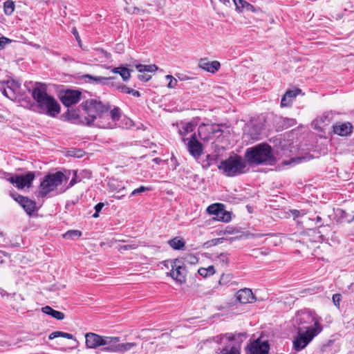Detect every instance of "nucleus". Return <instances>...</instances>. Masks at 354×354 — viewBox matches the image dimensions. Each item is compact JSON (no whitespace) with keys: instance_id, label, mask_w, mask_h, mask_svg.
I'll use <instances>...</instances> for the list:
<instances>
[{"instance_id":"393cba45","label":"nucleus","mask_w":354,"mask_h":354,"mask_svg":"<svg viewBox=\"0 0 354 354\" xmlns=\"http://www.w3.org/2000/svg\"><path fill=\"white\" fill-rule=\"evenodd\" d=\"M168 244L174 250H183L185 246V242L183 238L175 237L168 241Z\"/></svg>"},{"instance_id":"b1692460","label":"nucleus","mask_w":354,"mask_h":354,"mask_svg":"<svg viewBox=\"0 0 354 354\" xmlns=\"http://www.w3.org/2000/svg\"><path fill=\"white\" fill-rule=\"evenodd\" d=\"M41 311L45 314L52 316L57 320H62L65 317V315L62 312L55 310L48 306L43 307L41 308Z\"/></svg>"},{"instance_id":"6e6552de","label":"nucleus","mask_w":354,"mask_h":354,"mask_svg":"<svg viewBox=\"0 0 354 354\" xmlns=\"http://www.w3.org/2000/svg\"><path fill=\"white\" fill-rule=\"evenodd\" d=\"M167 276H170L173 279L179 283L186 282L187 270L185 263L182 259H174L171 261V270L167 272Z\"/></svg>"},{"instance_id":"e2e57ef3","label":"nucleus","mask_w":354,"mask_h":354,"mask_svg":"<svg viewBox=\"0 0 354 354\" xmlns=\"http://www.w3.org/2000/svg\"><path fill=\"white\" fill-rule=\"evenodd\" d=\"M153 161H154V162H157V163H158V162H160V159H159V158H154V159H153Z\"/></svg>"},{"instance_id":"5701e85b","label":"nucleus","mask_w":354,"mask_h":354,"mask_svg":"<svg viewBox=\"0 0 354 354\" xmlns=\"http://www.w3.org/2000/svg\"><path fill=\"white\" fill-rule=\"evenodd\" d=\"M233 1L236 8V10H238L239 12H242L243 10L252 12L255 11V8L252 4L244 0H233Z\"/></svg>"},{"instance_id":"f3484780","label":"nucleus","mask_w":354,"mask_h":354,"mask_svg":"<svg viewBox=\"0 0 354 354\" xmlns=\"http://www.w3.org/2000/svg\"><path fill=\"white\" fill-rule=\"evenodd\" d=\"M270 346L267 342H262L260 339L254 341L250 347L252 354H268Z\"/></svg>"},{"instance_id":"c756f323","label":"nucleus","mask_w":354,"mask_h":354,"mask_svg":"<svg viewBox=\"0 0 354 354\" xmlns=\"http://www.w3.org/2000/svg\"><path fill=\"white\" fill-rule=\"evenodd\" d=\"M137 346L135 342L120 343L118 344V353H124L133 349Z\"/></svg>"},{"instance_id":"dca6fc26","label":"nucleus","mask_w":354,"mask_h":354,"mask_svg":"<svg viewBox=\"0 0 354 354\" xmlns=\"http://www.w3.org/2000/svg\"><path fill=\"white\" fill-rule=\"evenodd\" d=\"M109 190L115 192L116 195H113L117 199H121L126 195V188L124 185L115 179H110L108 183Z\"/></svg>"},{"instance_id":"412c9836","label":"nucleus","mask_w":354,"mask_h":354,"mask_svg":"<svg viewBox=\"0 0 354 354\" xmlns=\"http://www.w3.org/2000/svg\"><path fill=\"white\" fill-rule=\"evenodd\" d=\"M351 129L352 126L349 122L336 124L333 126L334 133L341 136H346L351 133Z\"/></svg>"},{"instance_id":"13d9d810","label":"nucleus","mask_w":354,"mask_h":354,"mask_svg":"<svg viewBox=\"0 0 354 354\" xmlns=\"http://www.w3.org/2000/svg\"><path fill=\"white\" fill-rule=\"evenodd\" d=\"M315 220H316V223H319L322 221V217L319 216H317Z\"/></svg>"},{"instance_id":"603ef678","label":"nucleus","mask_w":354,"mask_h":354,"mask_svg":"<svg viewBox=\"0 0 354 354\" xmlns=\"http://www.w3.org/2000/svg\"><path fill=\"white\" fill-rule=\"evenodd\" d=\"M218 258H219L220 261L222 262L227 263V261H228V259H227V256L224 254H221Z\"/></svg>"},{"instance_id":"0eeeda50","label":"nucleus","mask_w":354,"mask_h":354,"mask_svg":"<svg viewBox=\"0 0 354 354\" xmlns=\"http://www.w3.org/2000/svg\"><path fill=\"white\" fill-rule=\"evenodd\" d=\"M321 333V328H317L310 330H297V336L293 340V348L297 351H299L304 348L313 340V339Z\"/></svg>"},{"instance_id":"c03bdc74","label":"nucleus","mask_w":354,"mask_h":354,"mask_svg":"<svg viewBox=\"0 0 354 354\" xmlns=\"http://www.w3.org/2000/svg\"><path fill=\"white\" fill-rule=\"evenodd\" d=\"M334 305L339 308V304L342 300V295L340 294H334L332 297Z\"/></svg>"},{"instance_id":"423d86ee","label":"nucleus","mask_w":354,"mask_h":354,"mask_svg":"<svg viewBox=\"0 0 354 354\" xmlns=\"http://www.w3.org/2000/svg\"><path fill=\"white\" fill-rule=\"evenodd\" d=\"M68 176L61 172L57 171L55 174H50L46 176L39 185V190L37 194L38 197L44 198L51 192L57 189L63 182L67 181Z\"/></svg>"},{"instance_id":"a211bd4d","label":"nucleus","mask_w":354,"mask_h":354,"mask_svg":"<svg viewBox=\"0 0 354 354\" xmlns=\"http://www.w3.org/2000/svg\"><path fill=\"white\" fill-rule=\"evenodd\" d=\"M236 300L243 304L252 303L255 300V297L252 290L249 288H244L239 290L236 295Z\"/></svg>"},{"instance_id":"4c0bfd02","label":"nucleus","mask_w":354,"mask_h":354,"mask_svg":"<svg viewBox=\"0 0 354 354\" xmlns=\"http://www.w3.org/2000/svg\"><path fill=\"white\" fill-rule=\"evenodd\" d=\"M4 12L6 15H11L15 10V4L12 1H6L3 4Z\"/></svg>"},{"instance_id":"9d476101","label":"nucleus","mask_w":354,"mask_h":354,"mask_svg":"<svg viewBox=\"0 0 354 354\" xmlns=\"http://www.w3.org/2000/svg\"><path fill=\"white\" fill-rule=\"evenodd\" d=\"M35 178V173L29 171L25 175L12 176L8 180L15 184L18 189H23L25 187H29Z\"/></svg>"},{"instance_id":"473e14b6","label":"nucleus","mask_w":354,"mask_h":354,"mask_svg":"<svg viewBox=\"0 0 354 354\" xmlns=\"http://www.w3.org/2000/svg\"><path fill=\"white\" fill-rule=\"evenodd\" d=\"M217 162V158L215 156L207 155L206 159L203 162V167L205 169H209L212 165H214Z\"/></svg>"},{"instance_id":"a19ab883","label":"nucleus","mask_w":354,"mask_h":354,"mask_svg":"<svg viewBox=\"0 0 354 354\" xmlns=\"http://www.w3.org/2000/svg\"><path fill=\"white\" fill-rule=\"evenodd\" d=\"M151 188L145 186H140V187L135 189L131 194V196H136L147 191H150Z\"/></svg>"},{"instance_id":"de8ad7c7","label":"nucleus","mask_w":354,"mask_h":354,"mask_svg":"<svg viewBox=\"0 0 354 354\" xmlns=\"http://www.w3.org/2000/svg\"><path fill=\"white\" fill-rule=\"evenodd\" d=\"M222 354H241L240 351L235 346H232L229 351H226L225 353H222Z\"/></svg>"},{"instance_id":"864d4df0","label":"nucleus","mask_w":354,"mask_h":354,"mask_svg":"<svg viewBox=\"0 0 354 354\" xmlns=\"http://www.w3.org/2000/svg\"><path fill=\"white\" fill-rule=\"evenodd\" d=\"M209 131L212 133H216V132L220 131L221 130L218 127H215L214 126H211V127H209Z\"/></svg>"},{"instance_id":"4468645a","label":"nucleus","mask_w":354,"mask_h":354,"mask_svg":"<svg viewBox=\"0 0 354 354\" xmlns=\"http://www.w3.org/2000/svg\"><path fill=\"white\" fill-rule=\"evenodd\" d=\"M120 337L104 336L101 351L108 353H118Z\"/></svg>"},{"instance_id":"f704fd0d","label":"nucleus","mask_w":354,"mask_h":354,"mask_svg":"<svg viewBox=\"0 0 354 354\" xmlns=\"http://www.w3.org/2000/svg\"><path fill=\"white\" fill-rule=\"evenodd\" d=\"M109 113L110 114V118L111 121L113 122V124L115 125L116 124L115 122L119 120L121 116V110L118 107H115L111 111H109Z\"/></svg>"},{"instance_id":"79ce46f5","label":"nucleus","mask_w":354,"mask_h":354,"mask_svg":"<svg viewBox=\"0 0 354 354\" xmlns=\"http://www.w3.org/2000/svg\"><path fill=\"white\" fill-rule=\"evenodd\" d=\"M165 77L167 79V80H169V82L167 84V86L170 88H174L176 87V86L177 85V83H178V81L176 79H175L174 77H173L171 75H167L165 76Z\"/></svg>"},{"instance_id":"f8f14e48","label":"nucleus","mask_w":354,"mask_h":354,"mask_svg":"<svg viewBox=\"0 0 354 354\" xmlns=\"http://www.w3.org/2000/svg\"><path fill=\"white\" fill-rule=\"evenodd\" d=\"M81 93L75 90H66L61 94L60 100L65 106L77 104L80 100Z\"/></svg>"},{"instance_id":"cd10ccee","label":"nucleus","mask_w":354,"mask_h":354,"mask_svg":"<svg viewBox=\"0 0 354 354\" xmlns=\"http://www.w3.org/2000/svg\"><path fill=\"white\" fill-rule=\"evenodd\" d=\"M223 337L226 338L229 341H236L237 342H242L243 340V339H245L246 337V335L245 333H225L223 337H221L220 340Z\"/></svg>"},{"instance_id":"4be33fe9","label":"nucleus","mask_w":354,"mask_h":354,"mask_svg":"<svg viewBox=\"0 0 354 354\" xmlns=\"http://www.w3.org/2000/svg\"><path fill=\"white\" fill-rule=\"evenodd\" d=\"M131 70L122 65L111 69L112 73L119 74L124 82L129 80L131 78Z\"/></svg>"},{"instance_id":"5fc2aeb1","label":"nucleus","mask_w":354,"mask_h":354,"mask_svg":"<svg viewBox=\"0 0 354 354\" xmlns=\"http://www.w3.org/2000/svg\"><path fill=\"white\" fill-rule=\"evenodd\" d=\"M136 247L135 245H125L124 246H122L121 247V249H123L124 250H129V249H135Z\"/></svg>"},{"instance_id":"2f4dec72","label":"nucleus","mask_w":354,"mask_h":354,"mask_svg":"<svg viewBox=\"0 0 354 354\" xmlns=\"http://www.w3.org/2000/svg\"><path fill=\"white\" fill-rule=\"evenodd\" d=\"M136 68L140 73L154 72L158 70V66L156 64H151V65L137 64V65H136Z\"/></svg>"},{"instance_id":"4d7b16f0","label":"nucleus","mask_w":354,"mask_h":354,"mask_svg":"<svg viewBox=\"0 0 354 354\" xmlns=\"http://www.w3.org/2000/svg\"><path fill=\"white\" fill-rule=\"evenodd\" d=\"M221 3H223V4H225V6H227L230 3V0H219Z\"/></svg>"},{"instance_id":"69168bd1","label":"nucleus","mask_w":354,"mask_h":354,"mask_svg":"<svg viewBox=\"0 0 354 354\" xmlns=\"http://www.w3.org/2000/svg\"><path fill=\"white\" fill-rule=\"evenodd\" d=\"M299 160H303V159H304V157L299 158Z\"/></svg>"},{"instance_id":"bb28decb","label":"nucleus","mask_w":354,"mask_h":354,"mask_svg":"<svg viewBox=\"0 0 354 354\" xmlns=\"http://www.w3.org/2000/svg\"><path fill=\"white\" fill-rule=\"evenodd\" d=\"M84 78L87 79L89 82H93L101 84H108L107 81L114 79L113 77H104L100 76H93L91 75H85Z\"/></svg>"},{"instance_id":"0e129e2a","label":"nucleus","mask_w":354,"mask_h":354,"mask_svg":"<svg viewBox=\"0 0 354 354\" xmlns=\"http://www.w3.org/2000/svg\"><path fill=\"white\" fill-rule=\"evenodd\" d=\"M174 164H175L174 169H176V167H177V163H176V162H174Z\"/></svg>"},{"instance_id":"aec40b11","label":"nucleus","mask_w":354,"mask_h":354,"mask_svg":"<svg viewBox=\"0 0 354 354\" xmlns=\"http://www.w3.org/2000/svg\"><path fill=\"white\" fill-rule=\"evenodd\" d=\"M300 92L299 89L290 90L286 92L281 100V106L282 107H288L291 106L293 100Z\"/></svg>"},{"instance_id":"1a4fd4ad","label":"nucleus","mask_w":354,"mask_h":354,"mask_svg":"<svg viewBox=\"0 0 354 354\" xmlns=\"http://www.w3.org/2000/svg\"><path fill=\"white\" fill-rule=\"evenodd\" d=\"M2 93L11 100H15L20 95L21 84L17 81H7L1 88Z\"/></svg>"},{"instance_id":"680f3d73","label":"nucleus","mask_w":354,"mask_h":354,"mask_svg":"<svg viewBox=\"0 0 354 354\" xmlns=\"http://www.w3.org/2000/svg\"><path fill=\"white\" fill-rule=\"evenodd\" d=\"M171 162H177L176 158L174 156H172V158H171Z\"/></svg>"},{"instance_id":"bf43d9fd","label":"nucleus","mask_w":354,"mask_h":354,"mask_svg":"<svg viewBox=\"0 0 354 354\" xmlns=\"http://www.w3.org/2000/svg\"><path fill=\"white\" fill-rule=\"evenodd\" d=\"M98 216H99V212H97L95 211V212L93 214V217L97 218Z\"/></svg>"},{"instance_id":"49530a36","label":"nucleus","mask_w":354,"mask_h":354,"mask_svg":"<svg viewBox=\"0 0 354 354\" xmlns=\"http://www.w3.org/2000/svg\"><path fill=\"white\" fill-rule=\"evenodd\" d=\"M186 259L189 263L192 264H194L198 262V259L193 254H188L186 257Z\"/></svg>"},{"instance_id":"c9c22d12","label":"nucleus","mask_w":354,"mask_h":354,"mask_svg":"<svg viewBox=\"0 0 354 354\" xmlns=\"http://www.w3.org/2000/svg\"><path fill=\"white\" fill-rule=\"evenodd\" d=\"M198 274L203 277H207L208 276L213 275L215 272L214 268L213 266H210L207 268H201L198 270Z\"/></svg>"},{"instance_id":"e433bc0d","label":"nucleus","mask_w":354,"mask_h":354,"mask_svg":"<svg viewBox=\"0 0 354 354\" xmlns=\"http://www.w3.org/2000/svg\"><path fill=\"white\" fill-rule=\"evenodd\" d=\"M216 220L223 222H229L231 220L230 212H226L223 207H222L219 212V215L216 217Z\"/></svg>"},{"instance_id":"ea45409f","label":"nucleus","mask_w":354,"mask_h":354,"mask_svg":"<svg viewBox=\"0 0 354 354\" xmlns=\"http://www.w3.org/2000/svg\"><path fill=\"white\" fill-rule=\"evenodd\" d=\"M282 120L283 122V125L286 128L295 126L297 124L296 120L293 118H283Z\"/></svg>"},{"instance_id":"9b49d317","label":"nucleus","mask_w":354,"mask_h":354,"mask_svg":"<svg viewBox=\"0 0 354 354\" xmlns=\"http://www.w3.org/2000/svg\"><path fill=\"white\" fill-rule=\"evenodd\" d=\"M186 143L188 151L195 158H198L203 153L202 144L197 140L196 133H193L189 138L187 139Z\"/></svg>"},{"instance_id":"052dcab7","label":"nucleus","mask_w":354,"mask_h":354,"mask_svg":"<svg viewBox=\"0 0 354 354\" xmlns=\"http://www.w3.org/2000/svg\"><path fill=\"white\" fill-rule=\"evenodd\" d=\"M204 127H205V125L200 126L199 129H198L199 134H201V131L203 130V129Z\"/></svg>"},{"instance_id":"58836bf2","label":"nucleus","mask_w":354,"mask_h":354,"mask_svg":"<svg viewBox=\"0 0 354 354\" xmlns=\"http://www.w3.org/2000/svg\"><path fill=\"white\" fill-rule=\"evenodd\" d=\"M81 236L82 232L80 230H68L64 234V237L66 239H73Z\"/></svg>"},{"instance_id":"39448f33","label":"nucleus","mask_w":354,"mask_h":354,"mask_svg":"<svg viewBox=\"0 0 354 354\" xmlns=\"http://www.w3.org/2000/svg\"><path fill=\"white\" fill-rule=\"evenodd\" d=\"M294 324L297 330H310L318 328L322 330V326L319 324V319L315 313L310 310L299 311L294 319Z\"/></svg>"},{"instance_id":"f03ea898","label":"nucleus","mask_w":354,"mask_h":354,"mask_svg":"<svg viewBox=\"0 0 354 354\" xmlns=\"http://www.w3.org/2000/svg\"><path fill=\"white\" fill-rule=\"evenodd\" d=\"M32 96L37 104L39 112L51 117L60 113V106L55 99L47 93V86L44 83L35 82Z\"/></svg>"},{"instance_id":"6e6d98bb","label":"nucleus","mask_w":354,"mask_h":354,"mask_svg":"<svg viewBox=\"0 0 354 354\" xmlns=\"http://www.w3.org/2000/svg\"><path fill=\"white\" fill-rule=\"evenodd\" d=\"M75 183H76V180H75V178H73L70 181V183H69V185H68V187H71L73 186V185L75 184Z\"/></svg>"},{"instance_id":"8fccbe9b","label":"nucleus","mask_w":354,"mask_h":354,"mask_svg":"<svg viewBox=\"0 0 354 354\" xmlns=\"http://www.w3.org/2000/svg\"><path fill=\"white\" fill-rule=\"evenodd\" d=\"M151 78V76L150 75H138V79L143 82H147Z\"/></svg>"},{"instance_id":"f257e3e1","label":"nucleus","mask_w":354,"mask_h":354,"mask_svg":"<svg viewBox=\"0 0 354 354\" xmlns=\"http://www.w3.org/2000/svg\"><path fill=\"white\" fill-rule=\"evenodd\" d=\"M84 108L87 115L85 116V120L88 125L102 129L115 127V124L111 121L109 113L110 109L109 103L104 104L99 100L91 99L85 102Z\"/></svg>"},{"instance_id":"7c9ffc66","label":"nucleus","mask_w":354,"mask_h":354,"mask_svg":"<svg viewBox=\"0 0 354 354\" xmlns=\"http://www.w3.org/2000/svg\"><path fill=\"white\" fill-rule=\"evenodd\" d=\"M223 207V205L221 203L212 204L207 207V212L209 214L216 216V218L218 215H219V212Z\"/></svg>"},{"instance_id":"72a5a7b5","label":"nucleus","mask_w":354,"mask_h":354,"mask_svg":"<svg viewBox=\"0 0 354 354\" xmlns=\"http://www.w3.org/2000/svg\"><path fill=\"white\" fill-rule=\"evenodd\" d=\"M59 337L67 338V339H74V337H73V335L72 334L68 333L62 332V331H55V332H53L49 335L48 338L50 339H53L54 338Z\"/></svg>"},{"instance_id":"ddd939ff","label":"nucleus","mask_w":354,"mask_h":354,"mask_svg":"<svg viewBox=\"0 0 354 354\" xmlns=\"http://www.w3.org/2000/svg\"><path fill=\"white\" fill-rule=\"evenodd\" d=\"M11 196L15 201L19 203L28 214H31L36 211V203L35 201L18 194H12Z\"/></svg>"},{"instance_id":"20e7f679","label":"nucleus","mask_w":354,"mask_h":354,"mask_svg":"<svg viewBox=\"0 0 354 354\" xmlns=\"http://www.w3.org/2000/svg\"><path fill=\"white\" fill-rule=\"evenodd\" d=\"M246 161L238 155L230 156L227 159L222 160L218 169L229 177H234L245 172Z\"/></svg>"},{"instance_id":"7ed1b4c3","label":"nucleus","mask_w":354,"mask_h":354,"mask_svg":"<svg viewBox=\"0 0 354 354\" xmlns=\"http://www.w3.org/2000/svg\"><path fill=\"white\" fill-rule=\"evenodd\" d=\"M245 159L248 164L257 165H272L275 162L272 147L266 143L248 148L245 153Z\"/></svg>"},{"instance_id":"a878e982","label":"nucleus","mask_w":354,"mask_h":354,"mask_svg":"<svg viewBox=\"0 0 354 354\" xmlns=\"http://www.w3.org/2000/svg\"><path fill=\"white\" fill-rule=\"evenodd\" d=\"M194 130V126L191 122H187L183 124L182 128L179 129L178 133L182 136V140L186 143L187 139L185 137L189 133Z\"/></svg>"},{"instance_id":"2eb2a0df","label":"nucleus","mask_w":354,"mask_h":354,"mask_svg":"<svg viewBox=\"0 0 354 354\" xmlns=\"http://www.w3.org/2000/svg\"><path fill=\"white\" fill-rule=\"evenodd\" d=\"M104 336L94 333H87L85 335L86 346L88 348L95 349L102 346Z\"/></svg>"},{"instance_id":"37998d69","label":"nucleus","mask_w":354,"mask_h":354,"mask_svg":"<svg viewBox=\"0 0 354 354\" xmlns=\"http://www.w3.org/2000/svg\"><path fill=\"white\" fill-rule=\"evenodd\" d=\"M291 215L293 216L294 219H296L300 216H304L306 213L304 210H297V209H292L290 210Z\"/></svg>"},{"instance_id":"3c124183","label":"nucleus","mask_w":354,"mask_h":354,"mask_svg":"<svg viewBox=\"0 0 354 354\" xmlns=\"http://www.w3.org/2000/svg\"><path fill=\"white\" fill-rule=\"evenodd\" d=\"M104 203H97L95 206V210L97 212H100L102 207H104Z\"/></svg>"},{"instance_id":"09e8293b","label":"nucleus","mask_w":354,"mask_h":354,"mask_svg":"<svg viewBox=\"0 0 354 354\" xmlns=\"http://www.w3.org/2000/svg\"><path fill=\"white\" fill-rule=\"evenodd\" d=\"M72 33L74 35V36L75 37V39L77 40V41L78 42V44L80 46H81V39H80V35L78 34V32L77 30V29L75 28H73V30H72Z\"/></svg>"},{"instance_id":"6ab92c4d","label":"nucleus","mask_w":354,"mask_h":354,"mask_svg":"<svg viewBox=\"0 0 354 354\" xmlns=\"http://www.w3.org/2000/svg\"><path fill=\"white\" fill-rule=\"evenodd\" d=\"M198 66L202 69L214 73L220 68L221 64L218 61L209 62L207 59H201Z\"/></svg>"},{"instance_id":"a18cd8bd","label":"nucleus","mask_w":354,"mask_h":354,"mask_svg":"<svg viewBox=\"0 0 354 354\" xmlns=\"http://www.w3.org/2000/svg\"><path fill=\"white\" fill-rule=\"evenodd\" d=\"M11 42V40L5 37H0V50H2L5 48V46L10 44Z\"/></svg>"},{"instance_id":"c85d7f7f","label":"nucleus","mask_w":354,"mask_h":354,"mask_svg":"<svg viewBox=\"0 0 354 354\" xmlns=\"http://www.w3.org/2000/svg\"><path fill=\"white\" fill-rule=\"evenodd\" d=\"M116 88L119 91H120L121 93H123L131 94L132 95L137 97L140 96V93L139 91L134 90L133 88H131L122 84L117 85Z\"/></svg>"}]
</instances>
